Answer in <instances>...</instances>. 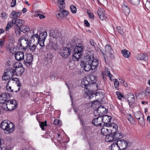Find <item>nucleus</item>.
<instances>
[{
  "instance_id": "obj_1",
  "label": "nucleus",
  "mask_w": 150,
  "mask_h": 150,
  "mask_svg": "<svg viewBox=\"0 0 150 150\" xmlns=\"http://www.w3.org/2000/svg\"><path fill=\"white\" fill-rule=\"evenodd\" d=\"M108 126H103L101 130V133L102 134L105 136L110 133L113 134H123L120 131V129H118V127L117 125L115 123L108 124Z\"/></svg>"
},
{
  "instance_id": "obj_2",
  "label": "nucleus",
  "mask_w": 150,
  "mask_h": 150,
  "mask_svg": "<svg viewBox=\"0 0 150 150\" xmlns=\"http://www.w3.org/2000/svg\"><path fill=\"white\" fill-rule=\"evenodd\" d=\"M0 127L5 133L7 134L12 132L15 128L14 125L8 120H4L2 122L1 124Z\"/></svg>"
},
{
  "instance_id": "obj_3",
  "label": "nucleus",
  "mask_w": 150,
  "mask_h": 150,
  "mask_svg": "<svg viewBox=\"0 0 150 150\" xmlns=\"http://www.w3.org/2000/svg\"><path fill=\"white\" fill-rule=\"evenodd\" d=\"M83 50V47L79 45L76 46L74 49V54L72 56V60L74 61H79L81 58Z\"/></svg>"
},
{
  "instance_id": "obj_4",
  "label": "nucleus",
  "mask_w": 150,
  "mask_h": 150,
  "mask_svg": "<svg viewBox=\"0 0 150 150\" xmlns=\"http://www.w3.org/2000/svg\"><path fill=\"white\" fill-rule=\"evenodd\" d=\"M17 106L16 100H8L6 103L2 105V107L5 110L11 111L15 109Z\"/></svg>"
},
{
  "instance_id": "obj_5",
  "label": "nucleus",
  "mask_w": 150,
  "mask_h": 150,
  "mask_svg": "<svg viewBox=\"0 0 150 150\" xmlns=\"http://www.w3.org/2000/svg\"><path fill=\"white\" fill-rule=\"evenodd\" d=\"M105 135V140L107 142H112L116 141L118 139H120L123 137V134H108Z\"/></svg>"
},
{
  "instance_id": "obj_6",
  "label": "nucleus",
  "mask_w": 150,
  "mask_h": 150,
  "mask_svg": "<svg viewBox=\"0 0 150 150\" xmlns=\"http://www.w3.org/2000/svg\"><path fill=\"white\" fill-rule=\"evenodd\" d=\"M20 46L24 50H26L30 44V41L28 38L25 36H22L20 38L19 40Z\"/></svg>"
},
{
  "instance_id": "obj_7",
  "label": "nucleus",
  "mask_w": 150,
  "mask_h": 150,
  "mask_svg": "<svg viewBox=\"0 0 150 150\" xmlns=\"http://www.w3.org/2000/svg\"><path fill=\"white\" fill-rule=\"evenodd\" d=\"M22 64L17 63L13 65L14 67L15 68V74L17 76H21L24 72L25 69L22 67Z\"/></svg>"
},
{
  "instance_id": "obj_8",
  "label": "nucleus",
  "mask_w": 150,
  "mask_h": 150,
  "mask_svg": "<svg viewBox=\"0 0 150 150\" xmlns=\"http://www.w3.org/2000/svg\"><path fill=\"white\" fill-rule=\"evenodd\" d=\"M33 57L31 54H27L24 59V62L23 63L27 67H29L33 61Z\"/></svg>"
},
{
  "instance_id": "obj_9",
  "label": "nucleus",
  "mask_w": 150,
  "mask_h": 150,
  "mask_svg": "<svg viewBox=\"0 0 150 150\" xmlns=\"http://www.w3.org/2000/svg\"><path fill=\"white\" fill-rule=\"evenodd\" d=\"M71 52V50L69 48L64 47L61 49L60 54L62 57L65 58L70 56Z\"/></svg>"
},
{
  "instance_id": "obj_10",
  "label": "nucleus",
  "mask_w": 150,
  "mask_h": 150,
  "mask_svg": "<svg viewBox=\"0 0 150 150\" xmlns=\"http://www.w3.org/2000/svg\"><path fill=\"white\" fill-rule=\"evenodd\" d=\"M135 117L138 120L139 123L140 125L144 123V115L140 111L136 112L134 114Z\"/></svg>"
},
{
  "instance_id": "obj_11",
  "label": "nucleus",
  "mask_w": 150,
  "mask_h": 150,
  "mask_svg": "<svg viewBox=\"0 0 150 150\" xmlns=\"http://www.w3.org/2000/svg\"><path fill=\"white\" fill-rule=\"evenodd\" d=\"M108 109L104 106H100L94 111V113L95 114L96 113H97L98 115H97L98 116L103 115V114H106L108 112Z\"/></svg>"
},
{
  "instance_id": "obj_12",
  "label": "nucleus",
  "mask_w": 150,
  "mask_h": 150,
  "mask_svg": "<svg viewBox=\"0 0 150 150\" xmlns=\"http://www.w3.org/2000/svg\"><path fill=\"white\" fill-rule=\"evenodd\" d=\"M116 142L120 150H123L127 147L128 144L125 140H120L117 141Z\"/></svg>"
},
{
  "instance_id": "obj_13",
  "label": "nucleus",
  "mask_w": 150,
  "mask_h": 150,
  "mask_svg": "<svg viewBox=\"0 0 150 150\" xmlns=\"http://www.w3.org/2000/svg\"><path fill=\"white\" fill-rule=\"evenodd\" d=\"M101 118L102 122L103 123V126H108V124H110V121L112 118L110 116L108 115H101Z\"/></svg>"
},
{
  "instance_id": "obj_14",
  "label": "nucleus",
  "mask_w": 150,
  "mask_h": 150,
  "mask_svg": "<svg viewBox=\"0 0 150 150\" xmlns=\"http://www.w3.org/2000/svg\"><path fill=\"white\" fill-rule=\"evenodd\" d=\"M95 97L96 98V101H93L92 102V104L95 105L99 104L98 100H101L104 98V94L102 93V92L99 91L98 92H96L95 93Z\"/></svg>"
},
{
  "instance_id": "obj_15",
  "label": "nucleus",
  "mask_w": 150,
  "mask_h": 150,
  "mask_svg": "<svg viewBox=\"0 0 150 150\" xmlns=\"http://www.w3.org/2000/svg\"><path fill=\"white\" fill-rule=\"evenodd\" d=\"M9 95L8 93H3L0 95V103L4 104L6 103L9 98Z\"/></svg>"
},
{
  "instance_id": "obj_16",
  "label": "nucleus",
  "mask_w": 150,
  "mask_h": 150,
  "mask_svg": "<svg viewBox=\"0 0 150 150\" xmlns=\"http://www.w3.org/2000/svg\"><path fill=\"white\" fill-rule=\"evenodd\" d=\"M50 33L51 36L57 40H59L60 39L61 34L58 30H51Z\"/></svg>"
},
{
  "instance_id": "obj_17",
  "label": "nucleus",
  "mask_w": 150,
  "mask_h": 150,
  "mask_svg": "<svg viewBox=\"0 0 150 150\" xmlns=\"http://www.w3.org/2000/svg\"><path fill=\"white\" fill-rule=\"evenodd\" d=\"M127 99L130 108H132V105L134 102V96L131 93H129L127 96Z\"/></svg>"
},
{
  "instance_id": "obj_18",
  "label": "nucleus",
  "mask_w": 150,
  "mask_h": 150,
  "mask_svg": "<svg viewBox=\"0 0 150 150\" xmlns=\"http://www.w3.org/2000/svg\"><path fill=\"white\" fill-rule=\"evenodd\" d=\"M80 65L82 67L84 68L85 71H88L90 70H92L90 62L82 61Z\"/></svg>"
},
{
  "instance_id": "obj_19",
  "label": "nucleus",
  "mask_w": 150,
  "mask_h": 150,
  "mask_svg": "<svg viewBox=\"0 0 150 150\" xmlns=\"http://www.w3.org/2000/svg\"><path fill=\"white\" fill-rule=\"evenodd\" d=\"M98 116L94 119L92 121V124L96 126H101L102 122V120L101 118V115Z\"/></svg>"
},
{
  "instance_id": "obj_20",
  "label": "nucleus",
  "mask_w": 150,
  "mask_h": 150,
  "mask_svg": "<svg viewBox=\"0 0 150 150\" xmlns=\"http://www.w3.org/2000/svg\"><path fill=\"white\" fill-rule=\"evenodd\" d=\"M12 21H13V24L15 27L21 28L24 23V21L21 19H17L16 20L13 19Z\"/></svg>"
},
{
  "instance_id": "obj_21",
  "label": "nucleus",
  "mask_w": 150,
  "mask_h": 150,
  "mask_svg": "<svg viewBox=\"0 0 150 150\" xmlns=\"http://www.w3.org/2000/svg\"><path fill=\"white\" fill-rule=\"evenodd\" d=\"M4 73L11 78H12L15 74V70L12 68L9 67L7 68Z\"/></svg>"
},
{
  "instance_id": "obj_22",
  "label": "nucleus",
  "mask_w": 150,
  "mask_h": 150,
  "mask_svg": "<svg viewBox=\"0 0 150 150\" xmlns=\"http://www.w3.org/2000/svg\"><path fill=\"white\" fill-rule=\"evenodd\" d=\"M15 59L19 61H23L24 58V53L22 52H18L15 54Z\"/></svg>"
},
{
  "instance_id": "obj_23",
  "label": "nucleus",
  "mask_w": 150,
  "mask_h": 150,
  "mask_svg": "<svg viewBox=\"0 0 150 150\" xmlns=\"http://www.w3.org/2000/svg\"><path fill=\"white\" fill-rule=\"evenodd\" d=\"M94 58L93 54L88 52L84 56V60L83 61L91 62V61Z\"/></svg>"
},
{
  "instance_id": "obj_24",
  "label": "nucleus",
  "mask_w": 150,
  "mask_h": 150,
  "mask_svg": "<svg viewBox=\"0 0 150 150\" xmlns=\"http://www.w3.org/2000/svg\"><path fill=\"white\" fill-rule=\"evenodd\" d=\"M21 12L13 11L11 13L10 17L13 19L16 20V19L21 16Z\"/></svg>"
},
{
  "instance_id": "obj_25",
  "label": "nucleus",
  "mask_w": 150,
  "mask_h": 150,
  "mask_svg": "<svg viewBox=\"0 0 150 150\" xmlns=\"http://www.w3.org/2000/svg\"><path fill=\"white\" fill-rule=\"evenodd\" d=\"M105 50L106 52L107 53H108L110 54V57L111 58H113L114 55L112 54V50L111 48V47L109 45H106L105 47Z\"/></svg>"
},
{
  "instance_id": "obj_26",
  "label": "nucleus",
  "mask_w": 150,
  "mask_h": 150,
  "mask_svg": "<svg viewBox=\"0 0 150 150\" xmlns=\"http://www.w3.org/2000/svg\"><path fill=\"white\" fill-rule=\"evenodd\" d=\"M91 64L92 68V70L95 69L99 64V61L98 59L94 58L91 61Z\"/></svg>"
},
{
  "instance_id": "obj_27",
  "label": "nucleus",
  "mask_w": 150,
  "mask_h": 150,
  "mask_svg": "<svg viewBox=\"0 0 150 150\" xmlns=\"http://www.w3.org/2000/svg\"><path fill=\"white\" fill-rule=\"evenodd\" d=\"M33 43H34V42H30V44L28 47L29 50L31 52H35L38 45V44L36 45L35 44H32Z\"/></svg>"
},
{
  "instance_id": "obj_28",
  "label": "nucleus",
  "mask_w": 150,
  "mask_h": 150,
  "mask_svg": "<svg viewBox=\"0 0 150 150\" xmlns=\"http://www.w3.org/2000/svg\"><path fill=\"white\" fill-rule=\"evenodd\" d=\"M33 35L31 37L30 39V42H34L35 40H37V42L40 40L39 39V35L37 33L36 34H34V32H33Z\"/></svg>"
},
{
  "instance_id": "obj_29",
  "label": "nucleus",
  "mask_w": 150,
  "mask_h": 150,
  "mask_svg": "<svg viewBox=\"0 0 150 150\" xmlns=\"http://www.w3.org/2000/svg\"><path fill=\"white\" fill-rule=\"evenodd\" d=\"M54 41H50L49 43V45L50 46H51L52 48L55 50H56L58 48V45H57V42L58 40H57L55 42V40H53Z\"/></svg>"
},
{
  "instance_id": "obj_30",
  "label": "nucleus",
  "mask_w": 150,
  "mask_h": 150,
  "mask_svg": "<svg viewBox=\"0 0 150 150\" xmlns=\"http://www.w3.org/2000/svg\"><path fill=\"white\" fill-rule=\"evenodd\" d=\"M137 57V58L139 60H144L145 61H147L149 59L148 56L145 54H138Z\"/></svg>"
},
{
  "instance_id": "obj_31",
  "label": "nucleus",
  "mask_w": 150,
  "mask_h": 150,
  "mask_svg": "<svg viewBox=\"0 0 150 150\" xmlns=\"http://www.w3.org/2000/svg\"><path fill=\"white\" fill-rule=\"evenodd\" d=\"M121 52L123 56L126 58H129L130 55V52L126 49L122 50Z\"/></svg>"
},
{
  "instance_id": "obj_32",
  "label": "nucleus",
  "mask_w": 150,
  "mask_h": 150,
  "mask_svg": "<svg viewBox=\"0 0 150 150\" xmlns=\"http://www.w3.org/2000/svg\"><path fill=\"white\" fill-rule=\"evenodd\" d=\"M21 31L24 33L28 32L29 31L30 28L28 26L26 25H23L21 28Z\"/></svg>"
},
{
  "instance_id": "obj_33",
  "label": "nucleus",
  "mask_w": 150,
  "mask_h": 150,
  "mask_svg": "<svg viewBox=\"0 0 150 150\" xmlns=\"http://www.w3.org/2000/svg\"><path fill=\"white\" fill-rule=\"evenodd\" d=\"M97 77L94 75H91L90 77L89 81L91 84H95L97 81Z\"/></svg>"
},
{
  "instance_id": "obj_34",
  "label": "nucleus",
  "mask_w": 150,
  "mask_h": 150,
  "mask_svg": "<svg viewBox=\"0 0 150 150\" xmlns=\"http://www.w3.org/2000/svg\"><path fill=\"white\" fill-rule=\"evenodd\" d=\"M111 150H120L117 142H114L110 146Z\"/></svg>"
},
{
  "instance_id": "obj_35",
  "label": "nucleus",
  "mask_w": 150,
  "mask_h": 150,
  "mask_svg": "<svg viewBox=\"0 0 150 150\" xmlns=\"http://www.w3.org/2000/svg\"><path fill=\"white\" fill-rule=\"evenodd\" d=\"M47 36V34L46 32H42L39 35V39L40 40H45Z\"/></svg>"
},
{
  "instance_id": "obj_36",
  "label": "nucleus",
  "mask_w": 150,
  "mask_h": 150,
  "mask_svg": "<svg viewBox=\"0 0 150 150\" xmlns=\"http://www.w3.org/2000/svg\"><path fill=\"white\" fill-rule=\"evenodd\" d=\"M122 8L125 14L126 15H128L130 12L129 8L125 5H124Z\"/></svg>"
},
{
  "instance_id": "obj_37",
  "label": "nucleus",
  "mask_w": 150,
  "mask_h": 150,
  "mask_svg": "<svg viewBox=\"0 0 150 150\" xmlns=\"http://www.w3.org/2000/svg\"><path fill=\"white\" fill-rule=\"evenodd\" d=\"M13 25V21H11L8 22L7 25L6 27L5 30L6 31H8L11 28Z\"/></svg>"
},
{
  "instance_id": "obj_38",
  "label": "nucleus",
  "mask_w": 150,
  "mask_h": 150,
  "mask_svg": "<svg viewBox=\"0 0 150 150\" xmlns=\"http://www.w3.org/2000/svg\"><path fill=\"white\" fill-rule=\"evenodd\" d=\"M65 0H58V6L60 8H63L65 6Z\"/></svg>"
},
{
  "instance_id": "obj_39",
  "label": "nucleus",
  "mask_w": 150,
  "mask_h": 150,
  "mask_svg": "<svg viewBox=\"0 0 150 150\" xmlns=\"http://www.w3.org/2000/svg\"><path fill=\"white\" fill-rule=\"evenodd\" d=\"M127 1L130 4L135 5H138L140 2V0H127Z\"/></svg>"
},
{
  "instance_id": "obj_40",
  "label": "nucleus",
  "mask_w": 150,
  "mask_h": 150,
  "mask_svg": "<svg viewBox=\"0 0 150 150\" xmlns=\"http://www.w3.org/2000/svg\"><path fill=\"white\" fill-rule=\"evenodd\" d=\"M12 81V80H8L6 83V90L8 91L12 92H13V89H11V86H9V83Z\"/></svg>"
},
{
  "instance_id": "obj_41",
  "label": "nucleus",
  "mask_w": 150,
  "mask_h": 150,
  "mask_svg": "<svg viewBox=\"0 0 150 150\" xmlns=\"http://www.w3.org/2000/svg\"><path fill=\"white\" fill-rule=\"evenodd\" d=\"M14 32L17 36H19L21 34V29L18 27H14Z\"/></svg>"
},
{
  "instance_id": "obj_42",
  "label": "nucleus",
  "mask_w": 150,
  "mask_h": 150,
  "mask_svg": "<svg viewBox=\"0 0 150 150\" xmlns=\"http://www.w3.org/2000/svg\"><path fill=\"white\" fill-rule=\"evenodd\" d=\"M126 116L127 119L131 124H133L134 123L135 121L134 118L131 115L127 114Z\"/></svg>"
},
{
  "instance_id": "obj_43",
  "label": "nucleus",
  "mask_w": 150,
  "mask_h": 150,
  "mask_svg": "<svg viewBox=\"0 0 150 150\" xmlns=\"http://www.w3.org/2000/svg\"><path fill=\"white\" fill-rule=\"evenodd\" d=\"M59 11L61 13L62 15L64 17H66L69 13L68 12L65 10H64L62 8L60 9Z\"/></svg>"
},
{
  "instance_id": "obj_44",
  "label": "nucleus",
  "mask_w": 150,
  "mask_h": 150,
  "mask_svg": "<svg viewBox=\"0 0 150 150\" xmlns=\"http://www.w3.org/2000/svg\"><path fill=\"white\" fill-rule=\"evenodd\" d=\"M47 125L46 121H45L44 122H41L40 123V127L41 128L42 130L43 131L45 130L44 128V127L46 126Z\"/></svg>"
},
{
  "instance_id": "obj_45",
  "label": "nucleus",
  "mask_w": 150,
  "mask_h": 150,
  "mask_svg": "<svg viewBox=\"0 0 150 150\" xmlns=\"http://www.w3.org/2000/svg\"><path fill=\"white\" fill-rule=\"evenodd\" d=\"M116 93L117 96V98L119 99L120 100H121L122 98L124 97L123 94L119 91L116 92Z\"/></svg>"
},
{
  "instance_id": "obj_46",
  "label": "nucleus",
  "mask_w": 150,
  "mask_h": 150,
  "mask_svg": "<svg viewBox=\"0 0 150 150\" xmlns=\"http://www.w3.org/2000/svg\"><path fill=\"white\" fill-rule=\"evenodd\" d=\"M70 8L71 12L74 13H76V7L74 5H71L70 6Z\"/></svg>"
},
{
  "instance_id": "obj_47",
  "label": "nucleus",
  "mask_w": 150,
  "mask_h": 150,
  "mask_svg": "<svg viewBox=\"0 0 150 150\" xmlns=\"http://www.w3.org/2000/svg\"><path fill=\"white\" fill-rule=\"evenodd\" d=\"M100 15H98L99 16L100 19L102 20H106L107 18V17L106 16V14L104 13H103L102 14H100Z\"/></svg>"
},
{
  "instance_id": "obj_48",
  "label": "nucleus",
  "mask_w": 150,
  "mask_h": 150,
  "mask_svg": "<svg viewBox=\"0 0 150 150\" xmlns=\"http://www.w3.org/2000/svg\"><path fill=\"white\" fill-rule=\"evenodd\" d=\"M8 40L10 42H13L14 41V38L12 34H10L9 35Z\"/></svg>"
},
{
  "instance_id": "obj_49",
  "label": "nucleus",
  "mask_w": 150,
  "mask_h": 150,
  "mask_svg": "<svg viewBox=\"0 0 150 150\" xmlns=\"http://www.w3.org/2000/svg\"><path fill=\"white\" fill-rule=\"evenodd\" d=\"M105 75H106L108 76L110 79H111V77L112 76V75L110 74L109 71H108V68H106L105 69Z\"/></svg>"
},
{
  "instance_id": "obj_50",
  "label": "nucleus",
  "mask_w": 150,
  "mask_h": 150,
  "mask_svg": "<svg viewBox=\"0 0 150 150\" xmlns=\"http://www.w3.org/2000/svg\"><path fill=\"white\" fill-rule=\"evenodd\" d=\"M54 124L56 125H58L59 126L61 125L62 123L60 122V120L58 119H55L54 121Z\"/></svg>"
},
{
  "instance_id": "obj_51",
  "label": "nucleus",
  "mask_w": 150,
  "mask_h": 150,
  "mask_svg": "<svg viewBox=\"0 0 150 150\" xmlns=\"http://www.w3.org/2000/svg\"><path fill=\"white\" fill-rule=\"evenodd\" d=\"M36 15H37V16H38L41 19L45 18V16L44 15L41 14V13L38 11H37L36 12Z\"/></svg>"
},
{
  "instance_id": "obj_52",
  "label": "nucleus",
  "mask_w": 150,
  "mask_h": 150,
  "mask_svg": "<svg viewBox=\"0 0 150 150\" xmlns=\"http://www.w3.org/2000/svg\"><path fill=\"white\" fill-rule=\"evenodd\" d=\"M105 10L104 9L101 8H99L98 10L97 11V13L98 15H100V14H102L103 13H104V12Z\"/></svg>"
},
{
  "instance_id": "obj_53",
  "label": "nucleus",
  "mask_w": 150,
  "mask_h": 150,
  "mask_svg": "<svg viewBox=\"0 0 150 150\" xmlns=\"http://www.w3.org/2000/svg\"><path fill=\"white\" fill-rule=\"evenodd\" d=\"M117 29L118 32L121 35L124 34V32L122 28L120 27H117Z\"/></svg>"
},
{
  "instance_id": "obj_54",
  "label": "nucleus",
  "mask_w": 150,
  "mask_h": 150,
  "mask_svg": "<svg viewBox=\"0 0 150 150\" xmlns=\"http://www.w3.org/2000/svg\"><path fill=\"white\" fill-rule=\"evenodd\" d=\"M11 78L8 76L7 75L5 74V73H4V74L2 76V79L3 80L6 81L8 80H9Z\"/></svg>"
},
{
  "instance_id": "obj_55",
  "label": "nucleus",
  "mask_w": 150,
  "mask_h": 150,
  "mask_svg": "<svg viewBox=\"0 0 150 150\" xmlns=\"http://www.w3.org/2000/svg\"><path fill=\"white\" fill-rule=\"evenodd\" d=\"M45 40H39L38 42V43L37 44H39L40 46L41 47H43L45 46L44 42Z\"/></svg>"
},
{
  "instance_id": "obj_56",
  "label": "nucleus",
  "mask_w": 150,
  "mask_h": 150,
  "mask_svg": "<svg viewBox=\"0 0 150 150\" xmlns=\"http://www.w3.org/2000/svg\"><path fill=\"white\" fill-rule=\"evenodd\" d=\"M145 93L146 96H149L150 95V88L148 87L145 90Z\"/></svg>"
},
{
  "instance_id": "obj_57",
  "label": "nucleus",
  "mask_w": 150,
  "mask_h": 150,
  "mask_svg": "<svg viewBox=\"0 0 150 150\" xmlns=\"http://www.w3.org/2000/svg\"><path fill=\"white\" fill-rule=\"evenodd\" d=\"M82 83V85H84V88L86 89H87L88 86V82L87 81L85 80L84 82H83Z\"/></svg>"
},
{
  "instance_id": "obj_58",
  "label": "nucleus",
  "mask_w": 150,
  "mask_h": 150,
  "mask_svg": "<svg viewBox=\"0 0 150 150\" xmlns=\"http://www.w3.org/2000/svg\"><path fill=\"white\" fill-rule=\"evenodd\" d=\"M90 11L88 10L87 11V13L89 17L91 19H93L94 16L93 13L91 12H89Z\"/></svg>"
},
{
  "instance_id": "obj_59",
  "label": "nucleus",
  "mask_w": 150,
  "mask_h": 150,
  "mask_svg": "<svg viewBox=\"0 0 150 150\" xmlns=\"http://www.w3.org/2000/svg\"><path fill=\"white\" fill-rule=\"evenodd\" d=\"M1 17L3 19H6L7 18V15L4 12H3L1 14Z\"/></svg>"
},
{
  "instance_id": "obj_60",
  "label": "nucleus",
  "mask_w": 150,
  "mask_h": 150,
  "mask_svg": "<svg viewBox=\"0 0 150 150\" xmlns=\"http://www.w3.org/2000/svg\"><path fill=\"white\" fill-rule=\"evenodd\" d=\"M98 4H100L103 5L106 2V0H97Z\"/></svg>"
},
{
  "instance_id": "obj_61",
  "label": "nucleus",
  "mask_w": 150,
  "mask_h": 150,
  "mask_svg": "<svg viewBox=\"0 0 150 150\" xmlns=\"http://www.w3.org/2000/svg\"><path fill=\"white\" fill-rule=\"evenodd\" d=\"M146 8L148 9H150V2L147 1L145 4Z\"/></svg>"
},
{
  "instance_id": "obj_62",
  "label": "nucleus",
  "mask_w": 150,
  "mask_h": 150,
  "mask_svg": "<svg viewBox=\"0 0 150 150\" xmlns=\"http://www.w3.org/2000/svg\"><path fill=\"white\" fill-rule=\"evenodd\" d=\"M21 86V83L19 82H18L17 84V86L18 87V90H14V92H17L18 91H19L20 89V86Z\"/></svg>"
},
{
  "instance_id": "obj_63",
  "label": "nucleus",
  "mask_w": 150,
  "mask_h": 150,
  "mask_svg": "<svg viewBox=\"0 0 150 150\" xmlns=\"http://www.w3.org/2000/svg\"><path fill=\"white\" fill-rule=\"evenodd\" d=\"M114 84L115 88H117L118 86L119 83L117 79H115V81L114 82Z\"/></svg>"
},
{
  "instance_id": "obj_64",
  "label": "nucleus",
  "mask_w": 150,
  "mask_h": 150,
  "mask_svg": "<svg viewBox=\"0 0 150 150\" xmlns=\"http://www.w3.org/2000/svg\"><path fill=\"white\" fill-rule=\"evenodd\" d=\"M11 6L13 7L15 6L16 4V0H12V1L11 3Z\"/></svg>"
}]
</instances>
